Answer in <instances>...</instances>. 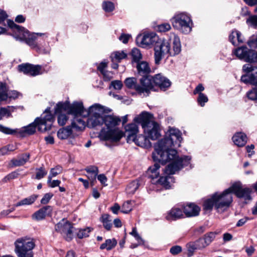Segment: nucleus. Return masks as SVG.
Listing matches in <instances>:
<instances>
[{
  "instance_id": "c03bdc74",
  "label": "nucleus",
  "mask_w": 257,
  "mask_h": 257,
  "mask_svg": "<svg viewBox=\"0 0 257 257\" xmlns=\"http://www.w3.org/2000/svg\"><path fill=\"white\" fill-rule=\"evenodd\" d=\"M173 178L170 176L165 177H161L158 180V182L161 185H163L166 188H169L170 187V180L171 182L173 181Z\"/></svg>"
},
{
  "instance_id": "7ed1b4c3",
  "label": "nucleus",
  "mask_w": 257,
  "mask_h": 257,
  "mask_svg": "<svg viewBox=\"0 0 257 257\" xmlns=\"http://www.w3.org/2000/svg\"><path fill=\"white\" fill-rule=\"evenodd\" d=\"M120 119L117 116L106 115L103 117V123L107 128L102 129L100 133L102 138L112 142L119 141L123 136V133L116 127L120 122Z\"/></svg>"
},
{
  "instance_id": "4c0bfd02",
  "label": "nucleus",
  "mask_w": 257,
  "mask_h": 257,
  "mask_svg": "<svg viewBox=\"0 0 257 257\" xmlns=\"http://www.w3.org/2000/svg\"><path fill=\"white\" fill-rule=\"evenodd\" d=\"M44 113H45V116L43 117H39V120H42L47 124H51V126L54 120V118L53 114L50 113V108H47L46 109Z\"/></svg>"
},
{
  "instance_id": "f257e3e1",
  "label": "nucleus",
  "mask_w": 257,
  "mask_h": 257,
  "mask_svg": "<svg viewBox=\"0 0 257 257\" xmlns=\"http://www.w3.org/2000/svg\"><path fill=\"white\" fill-rule=\"evenodd\" d=\"M182 140L180 131L175 128H170L166 136L155 145V152L153 154L155 161H158L163 165L168 161H172L165 170L167 174H174L190 163V157L179 158L177 156L176 150L172 149L173 147H180Z\"/></svg>"
},
{
  "instance_id": "9d476101",
  "label": "nucleus",
  "mask_w": 257,
  "mask_h": 257,
  "mask_svg": "<svg viewBox=\"0 0 257 257\" xmlns=\"http://www.w3.org/2000/svg\"><path fill=\"white\" fill-rule=\"evenodd\" d=\"M171 46L170 43L164 40L159 39L154 47L155 61L156 64H159L165 56H170Z\"/></svg>"
},
{
  "instance_id": "8fccbe9b",
  "label": "nucleus",
  "mask_w": 257,
  "mask_h": 257,
  "mask_svg": "<svg viewBox=\"0 0 257 257\" xmlns=\"http://www.w3.org/2000/svg\"><path fill=\"white\" fill-rule=\"evenodd\" d=\"M215 207V201L214 195L211 198L205 200L203 204L204 209L206 210H211L212 207Z\"/></svg>"
},
{
  "instance_id": "0e129e2a",
  "label": "nucleus",
  "mask_w": 257,
  "mask_h": 257,
  "mask_svg": "<svg viewBox=\"0 0 257 257\" xmlns=\"http://www.w3.org/2000/svg\"><path fill=\"white\" fill-rule=\"evenodd\" d=\"M246 23L250 24L254 28H257V16L249 17L246 20Z\"/></svg>"
},
{
  "instance_id": "aec40b11",
  "label": "nucleus",
  "mask_w": 257,
  "mask_h": 257,
  "mask_svg": "<svg viewBox=\"0 0 257 257\" xmlns=\"http://www.w3.org/2000/svg\"><path fill=\"white\" fill-rule=\"evenodd\" d=\"M85 109L83 106L82 102H74L72 104L70 105L69 110H68V114L73 115L75 118H77L76 116L78 115H83V113L84 112ZM79 118L78 117H77Z\"/></svg>"
},
{
  "instance_id": "4468645a",
  "label": "nucleus",
  "mask_w": 257,
  "mask_h": 257,
  "mask_svg": "<svg viewBox=\"0 0 257 257\" xmlns=\"http://www.w3.org/2000/svg\"><path fill=\"white\" fill-rule=\"evenodd\" d=\"M230 189H231V192L234 193L238 198H243L245 200H250L251 199V189L248 188H242L240 182L233 183L230 187Z\"/></svg>"
},
{
  "instance_id": "20e7f679",
  "label": "nucleus",
  "mask_w": 257,
  "mask_h": 257,
  "mask_svg": "<svg viewBox=\"0 0 257 257\" xmlns=\"http://www.w3.org/2000/svg\"><path fill=\"white\" fill-rule=\"evenodd\" d=\"M8 25L9 27L13 29L15 33V38L17 40L24 41L28 45L33 48L36 49L37 51L39 50L36 40L38 36H47L45 33H32L30 34L29 32L16 24L14 21L8 20Z\"/></svg>"
},
{
  "instance_id": "e2e57ef3",
  "label": "nucleus",
  "mask_w": 257,
  "mask_h": 257,
  "mask_svg": "<svg viewBox=\"0 0 257 257\" xmlns=\"http://www.w3.org/2000/svg\"><path fill=\"white\" fill-rule=\"evenodd\" d=\"M0 131L8 135H13L17 132V130H12L0 125Z\"/></svg>"
},
{
  "instance_id": "f3484780",
  "label": "nucleus",
  "mask_w": 257,
  "mask_h": 257,
  "mask_svg": "<svg viewBox=\"0 0 257 257\" xmlns=\"http://www.w3.org/2000/svg\"><path fill=\"white\" fill-rule=\"evenodd\" d=\"M153 81L154 84L159 86L161 89L165 90L171 85L170 80L161 73H158L153 76Z\"/></svg>"
},
{
  "instance_id": "ddd939ff",
  "label": "nucleus",
  "mask_w": 257,
  "mask_h": 257,
  "mask_svg": "<svg viewBox=\"0 0 257 257\" xmlns=\"http://www.w3.org/2000/svg\"><path fill=\"white\" fill-rule=\"evenodd\" d=\"M55 229L63 235L67 240L72 239L73 227L69 221L62 219L55 225Z\"/></svg>"
},
{
  "instance_id": "338daca9",
  "label": "nucleus",
  "mask_w": 257,
  "mask_h": 257,
  "mask_svg": "<svg viewBox=\"0 0 257 257\" xmlns=\"http://www.w3.org/2000/svg\"><path fill=\"white\" fill-rule=\"evenodd\" d=\"M182 251V247L179 245H175L172 246L170 249V252L173 255H176Z\"/></svg>"
},
{
  "instance_id": "052dcab7",
  "label": "nucleus",
  "mask_w": 257,
  "mask_h": 257,
  "mask_svg": "<svg viewBox=\"0 0 257 257\" xmlns=\"http://www.w3.org/2000/svg\"><path fill=\"white\" fill-rule=\"evenodd\" d=\"M171 25L167 23H165L158 26V30L160 32H166L171 29Z\"/></svg>"
},
{
  "instance_id": "f704fd0d",
  "label": "nucleus",
  "mask_w": 257,
  "mask_h": 257,
  "mask_svg": "<svg viewBox=\"0 0 257 257\" xmlns=\"http://www.w3.org/2000/svg\"><path fill=\"white\" fill-rule=\"evenodd\" d=\"M127 55L124 51H116L110 55V58L112 62H120L121 60L125 58Z\"/></svg>"
},
{
  "instance_id": "69168bd1",
  "label": "nucleus",
  "mask_w": 257,
  "mask_h": 257,
  "mask_svg": "<svg viewBox=\"0 0 257 257\" xmlns=\"http://www.w3.org/2000/svg\"><path fill=\"white\" fill-rule=\"evenodd\" d=\"M53 196V194L52 193H48L45 194L44 195L43 197L42 198L41 200V203L43 204H46L48 203Z\"/></svg>"
},
{
  "instance_id": "79ce46f5",
  "label": "nucleus",
  "mask_w": 257,
  "mask_h": 257,
  "mask_svg": "<svg viewBox=\"0 0 257 257\" xmlns=\"http://www.w3.org/2000/svg\"><path fill=\"white\" fill-rule=\"evenodd\" d=\"M101 221L104 227L109 230L112 227L111 219L109 215L105 214L102 215Z\"/></svg>"
},
{
  "instance_id": "f03ea898",
  "label": "nucleus",
  "mask_w": 257,
  "mask_h": 257,
  "mask_svg": "<svg viewBox=\"0 0 257 257\" xmlns=\"http://www.w3.org/2000/svg\"><path fill=\"white\" fill-rule=\"evenodd\" d=\"M153 118L152 114L143 111L136 116L134 121L141 125L144 133L148 138L152 140H155L161 136V130L159 124L154 121Z\"/></svg>"
},
{
  "instance_id": "393cba45",
  "label": "nucleus",
  "mask_w": 257,
  "mask_h": 257,
  "mask_svg": "<svg viewBox=\"0 0 257 257\" xmlns=\"http://www.w3.org/2000/svg\"><path fill=\"white\" fill-rule=\"evenodd\" d=\"M232 139L234 144L239 147L244 146L247 142L246 136L241 132L236 133Z\"/></svg>"
},
{
  "instance_id": "c9c22d12",
  "label": "nucleus",
  "mask_w": 257,
  "mask_h": 257,
  "mask_svg": "<svg viewBox=\"0 0 257 257\" xmlns=\"http://www.w3.org/2000/svg\"><path fill=\"white\" fill-rule=\"evenodd\" d=\"M160 166L158 163H155L154 166H151L148 170V173L150 178L153 179L157 178L159 177V169Z\"/></svg>"
},
{
  "instance_id": "bf43d9fd",
  "label": "nucleus",
  "mask_w": 257,
  "mask_h": 257,
  "mask_svg": "<svg viewBox=\"0 0 257 257\" xmlns=\"http://www.w3.org/2000/svg\"><path fill=\"white\" fill-rule=\"evenodd\" d=\"M68 119V117L66 114L60 113L58 116V123L61 126L65 125Z\"/></svg>"
},
{
  "instance_id": "9b49d317",
  "label": "nucleus",
  "mask_w": 257,
  "mask_h": 257,
  "mask_svg": "<svg viewBox=\"0 0 257 257\" xmlns=\"http://www.w3.org/2000/svg\"><path fill=\"white\" fill-rule=\"evenodd\" d=\"M85 127V122L81 118H75L71 122V126L60 128L57 132L58 137L61 140L67 139L72 135V128L77 131H81Z\"/></svg>"
},
{
  "instance_id": "4d7b16f0",
  "label": "nucleus",
  "mask_w": 257,
  "mask_h": 257,
  "mask_svg": "<svg viewBox=\"0 0 257 257\" xmlns=\"http://www.w3.org/2000/svg\"><path fill=\"white\" fill-rule=\"evenodd\" d=\"M30 64H22L18 66L19 70L25 74L29 75L31 67Z\"/></svg>"
},
{
  "instance_id": "a211bd4d",
  "label": "nucleus",
  "mask_w": 257,
  "mask_h": 257,
  "mask_svg": "<svg viewBox=\"0 0 257 257\" xmlns=\"http://www.w3.org/2000/svg\"><path fill=\"white\" fill-rule=\"evenodd\" d=\"M20 94V93L16 90H12L8 93L6 84H0V102L7 100L8 97L16 99Z\"/></svg>"
},
{
  "instance_id": "473e14b6",
  "label": "nucleus",
  "mask_w": 257,
  "mask_h": 257,
  "mask_svg": "<svg viewBox=\"0 0 257 257\" xmlns=\"http://www.w3.org/2000/svg\"><path fill=\"white\" fill-rule=\"evenodd\" d=\"M203 246L199 242L198 239L195 242H190L187 244V249L188 251V255L189 256L192 255L194 251L196 249H200L203 248Z\"/></svg>"
},
{
  "instance_id": "864d4df0",
  "label": "nucleus",
  "mask_w": 257,
  "mask_h": 257,
  "mask_svg": "<svg viewBox=\"0 0 257 257\" xmlns=\"http://www.w3.org/2000/svg\"><path fill=\"white\" fill-rule=\"evenodd\" d=\"M102 8L105 12H111L114 10L115 7L112 2L105 1L102 4Z\"/></svg>"
},
{
  "instance_id": "13d9d810",
  "label": "nucleus",
  "mask_w": 257,
  "mask_h": 257,
  "mask_svg": "<svg viewBox=\"0 0 257 257\" xmlns=\"http://www.w3.org/2000/svg\"><path fill=\"white\" fill-rule=\"evenodd\" d=\"M247 44L251 48L257 47V33L249 38L247 41Z\"/></svg>"
},
{
  "instance_id": "5fc2aeb1",
  "label": "nucleus",
  "mask_w": 257,
  "mask_h": 257,
  "mask_svg": "<svg viewBox=\"0 0 257 257\" xmlns=\"http://www.w3.org/2000/svg\"><path fill=\"white\" fill-rule=\"evenodd\" d=\"M130 234L136 238V239L139 242V244H144V240L142 239V238L138 233L136 227H134L133 228L132 231L130 233Z\"/></svg>"
},
{
  "instance_id": "6ab92c4d",
  "label": "nucleus",
  "mask_w": 257,
  "mask_h": 257,
  "mask_svg": "<svg viewBox=\"0 0 257 257\" xmlns=\"http://www.w3.org/2000/svg\"><path fill=\"white\" fill-rule=\"evenodd\" d=\"M52 207L49 205L45 206L35 212L32 215V219L37 221L42 220L47 216H50L52 212Z\"/></svg>"
},
{
  "instance_id": "2eb2a0df",
  "label": "nucleus",
  "mask_w": 257,
  "mask_h": 257,
  "mask_svg": "<svg viewBox=\"0 0 257 257\" xmlns=\"http://www.w3.org/2000/svg\"><path fill=\"white\" fill-rule=\"evenodd\" d=\"M158 40L159 38L155 34L139 35L136 38V43L138 46L145 48L156 43Z\"/></svg>"
},
{
  "instance_id": "1a4fd4ad",
  "label": "nucleus",
  "mask_w": 257,
  "mask_h": 257,
  "mask_svg": "<svg viewBox=\"0 0 257 257\" xmlns=\"http://www.w3.org/2000/svg\"><path fill=\"white\" fill-rule=\"evenodd\" d=\"M86 114L84 116L88 115L89 122L91 123L93 126H95L103 124V116L102 114L105 112V108L103 106L99 104H94L89 107L88 110L85 111Z\"/></svg>"
},
{
  "instance_id": "603ef678",
  "label": "nucleus",
  "mask_w": 257,
  "mask_h": 257,
  "mask_svg": "<svg viewBox=\"0 0 257 257\" xmlns=\"http://www.w3.org/2000/svg\"><path fill=\"white\" fill-rule=\"evenodd\" d=\"M37 126L39 131L44 132L50 130L51 126V124H47L42 120H39L37 122Z\"/></svg>"
},
{
  "instance_id": "f8f14e48",
  "label": "nucleus",
  "mask_w": 257,
  "mask_h": 257,
  "mask_svg": "<svg viewBox=\"0 0 257 257\" xmlns=\"http://www.w3.org/2000/svg\"><path fill=\"white\" fill-rule=\"evenodd\" d=\"M233 54L239 59L246 62L254 63L257 61L255 51L248 49L246 46H241L234 49Z\"/></svg>"
},
{
  "instance_id": "7c9ffc66",
  "label": "nucleus",
  "mask_w": 257,
  "mask_h": 257,
  "mask_svg": "<svg viewBox=\"0 0 257 257\" xmlns=\"http://www.w3.org/2000/svg\"><path fill=\"white\" fill-rule=\"evenodd\" d=\"M173 48L171 49L170 56H175L179 54L181 51V45L180 39L178 37L174 36L173 39Z\"/></svg>"
},
{
  "instance_id": "680f3d73",
  "label": "nucleus",
  "mask_w": 257,
  "mask_h": 257,
  "mask_svg": "<svg viewBox=\"0 0 257 257\" xmlns=\"http://www.w3.org/2000/svg\"><path fill=\"white\" fill-rule=\"evenodd\" d=\"M11 112L8 108L0 107V120L3 117H8L11 115Z\"/></svg>"
},
{
  "instance_id": "de8ad7c7",
  "label": "nucleus",
  "mask_w": 257,
  "mask_h": 257,
  "mask_svg": "<svg viewBox=\"0 0 257 257\" xmlns=\"http://www.w3.org/2000/svg\"><path fill=\"white\" fill-rule=\"evenodd\" d=\"M36 176L35 178L37 180H40L44 178L47 174V171L44 167H41L36 169Z\"/></svg>"
},
{
  "instance_id": "e433bc0d",
  "label": "nucleus",
  "mask_w": 257,
  "mask_h": 257,
  "mask_svg": "<svg viewBox=\"0 0 257 257\" xmlns=\"http://www.w3.org/2000/svg\"><path fill=\"white\" fill-rule=\"evenodd\" d=\"M117 244V241L115 239H106L104 243L101 244L100 248L101 249H106L107 250H110L114 248Z\"/></svg>"
},
{
  "instance_id": "a18cd8bd",
  "label": "nucleus",
  "mask_w": 257,
  "mask_h": 257,
  "mask_svg": "<svg viewBox=\"0 0 257 257\" xmlns=\"http://www.w3.org/2000/svg\"><path fill=\"white\" fill-rule=\"evenodd\" d=\"M30 67H31L29 74L30 75L35 76L42 73L41 72V66L39 65H34L30 64Z\"/></svg>"
},
{
  "instance_id": "6e6d98bb",
  "label": "nucleus",
  "mask_w": 257,
  "mask_h": 257,
  "mask_svg": "<svg viewBox=\"0 0 257 257\" xmlns=\"http://www.w3.org/2000/svg\"><path fill=\"white\" fill-rule=\"evenodd\" d=\"M208 100L207 96L203 93H200L198 95L197 102L198 104L202 107L205 105V103Z\"/></svg>"
},
{
  "instance_id": "0eeeda50",
  "label": "nucleus",
  "mask_w": 257,
  "mask_h": 257,
  "mask_svg": "<svg viewBox=\"0 0 257 257\" xmlns=\"http://www.w3.org/2000/svg\"><path fill=\"white\" fill-rule=\"evenodd\" d=\"M214 195L215 208L219 213L226 211L232 202V195L230 187L222 193H215Z\"/></svg>"
},
{
  "instance_id": "09e8293b",
  "label": "nucleus",
  "mask_w": 257,
  "mask_h": 257,
  "mask_svg": "<svg viewBox=\"0 0 257 257\" xmlns=\"http://www.w3.org/2000/svg\"><path fill=\"white\" fill-rule=\"evenodd\" d=\"M133 207V204L132 201L128 200L123 204L121 211L125 214L131 212Z\"/></svg>"
},
{
  "instance_id": "c85d7f7f",
  "label": "nucleus",
  "mask_w": 257,
  "mask_h": 257,
  "mask_svg": "<svg viewBox=\"0 0 257 257\" xmlns=\"http://www.w3.org/2000/svg\"><path fill=\"white\" fill-rule=\"evenodd\" d=\"M30 157V155L29 153L23 154L17 159L12 160L11 162L14 166H21L25 165L29 160Z\"/></svg>"
},
{
  "instance_id": "dca6fc26",
  "label": "nucleus",
  "mask_w": 257,
  "mask_h": 257,
  "mask_svg": "<svg viewBox=\"0 0 257 257\" xmlns=\"http://www.w3.org/2000/svg\"><path fill=\"white\" fill-rule=\"evenodd\" d=\"M141 85L137 88V92L139 93H146L147 95L154 87V82L153 81V76L143 77L140 79Z\"/></svg>"
},
{
  "instance_id": "37998d69",
  "label": "nucleus",
  "mask_w": 257,
  "mask_h": 257,
  "mask_svg": "<svg viewBox=\"0 0 257 257\" xmlns=\"http://www.w3.org/2000/svg\"><path fill=\"white\" fill-rule=\"evenodd\" d=\"M132 61L133 62L137 63L142 59V55L139 49L133 48L131 52Z\"/></svg>"
},
{
  "instance_id": "72a5a7b5",
  "label": "nucleus",
  "mask_w": 257,
  "mask_h": 257,
  "mask_svg": "<svg viewBox=\"0 0 257 257\" xmlns=\"http://www.w3.org/2000/svg\"><path fill=\"white\" fill-rule=\"evenodd\" d=\"M38 197L37 195H32L19 201L15 204L16 207L23 205H30L34 203Z\"/></svg>"
},
{
  "instance_id": "39448f33",
  "label": "nucleus",
  "mask_w": 257,
  "mask_h": 257,
  "mask_svg": "<svg viewBox=\"0 0 257 257\" xmlns=\"http://www.w3.org/2000/svg\"><path fill=\"white\" fill-rule=\"evenodd\" d=\"M243 70L247 74L241 76V81L246 84L255 85L254 88L247 93V96L257 103V67L251 64H246L243 65Z\"/></svg>"
},
{
  "instance_id": "5701e85b",
  "label": "nucleus",
  "mask_w": 257,
  "mask_h": 257,
  "mask_svg": "<svg viewBox=\"0 0 257 257\" xmlns=\"http://www.w3.org/2000/svg\"><path fill=\"white\" fill-rule=\"evenodd\" d=\"M184 213L187 217L197 216L200 212V208L194 203H189L184 207Z\"/></svg>"
},
{
  "instance_id": "cd10ccee",
  "label": "nucleus",
  "mask_w": 257,
  "mask_h": 257,
  "mask_svg": "<svg viewBox=\"0 0 257 257\" xmlns=\"http://www.w3.org/2000/svg\"><path fill=\"white\" fill-rule=\"evenodd\" d=\"M183 217V212L178 208H173L167 213L166 218L168 220H173Z\"/></svg>"
},
{
  "instance_id": "c756f323",
  "label": "nucleus",
  "mask_w": 257,
  "mask_h": 257,
  "mask_svg": "<svg viewBox=\"0 0 257 257\" xmlns=\"http://www.w3.org/2000/svg\"><path fill=\"white\" fill-rule=\"evenodd\" d=\"M229 40L233 45L243 43V38L240 32L237 30L232 31L229 37Z\"/></svg>"
},
{
  "instance_id": "774afa93",
  "label": "nucleus",
  "mask_w": 257,
  "mask_h": 257,
  "mask_svg": "<svg viewBox=\"0 0 257 257\" xmlns=\"http://www.w3.org/2000/svg\"><path fill=\"white\" fill-rule=\"evenodd\" d=\"M18 174L16 172H13L6 177H5L3 180L4 182H7V181L15 179L18 177Z\"/></svg>"
},
{
  "instance_id": "4be33fe9",
  "label": "nucleus",
  "mask_w": 257,
  "mask_h": 257,
  "mask_svg": "<svg viewBox=\"0 0 257 257\" xmlns=\"http://www.w3.org/2000/svg\"><path fill=\"white\" fill-rule=\"evenodd\" d=\"M39 120V117H37L35 121L27 126L22 127L19 131V133L22 136L34 134L36 132L37 122Z\"/></svg>"
},
{
  "instance_id": "a19ab883",
  "label": "nucleus",
  "mask_w": 257,
  "mask_h": 257,
  "mask_svg": "<svg viewBox=\"0 0 257 257\" xmlns=\"http://www.w3.org/2000/svg\"><path fill=\"white\" fill-rule=\"evenodd\" d=\"M70 105L68 102H60L58 103L55 107V113H62L63 111H67L68 113L69 110Z\"/></svg>"
},
{
  "instance_id": "58836bf2",
  "label": "nucleus",
  "mask_w": 257,
  "mask_h": 257,
  "mask_svg": "<svg viewBox=\"0 0 257 257\" xmlns=\"http://www.w3.org/2000/svg\"><path fill=\"white\" fill-rule=\"evenodd\" d=\"M140 186L139 181L136 180L131 182L126 188V192L128 194H134Z\"/></svg>"
},
{
  "instance_id": "2f4dec72",
  "label": "nucleus",
  "mask_w": 257,
  "mask_h": 257,
  "mask_svg": "<svg viewBox=\"0 0 257 257\" xmlns=\"http://www.w3.org/2000/svg\"><path fill=\"white\" fill-rule=\"evenodd\" d=\"M216 233L210 232L204 235L203 238H199V242L203 246V248L208 245L214 239L216 236Z\"/></svg>"
},
{
  "instance_id": "b1692460",
  "label": "nucleus",
  "mask_w": 257,
  "mask_h": 257,
  "mask_svg": "<svg viewBox=\"0 0 257 257\" xmlns=\"http://www.w3.org/2000/svg\"><path fill=\"white\" fill-rule=\"evenodd\" d=\"M132 142L138 146L142 148H150L151 147V143L149 139L147 138V136L140 135L138 136H136L132 140Z\"/></svg>"
},
{
  "instance_id": "423d86ee",
  "label": "nucleus",
  "mask_w": 257,
  "mask_h": 257,
  "mask_svg": "<svg viewBox=\"0 0 257 257\" xmlns=\"http://www.w3.org/2000/svg\"><path fill=\"white\" fill-rule=\"evenodd\" d=\"M173 27L184 34H188L191 30L193 22L190 17L185 13L175 15L171 20Z\"/></svg>"
},
{
  "instance_id": "ea45409f",
  "label": "nucleus",
  "mask_w": 257,
  "mask_h": 257,
  "mask_svg": "<svg viewBox=\"0 0 257 257\" xmlns=\"http://www.w3.org/2000/svg\"><path fill=\"white\" fill-rule=\"evenodd\" d=\"M125 86L129 89H134L137 91V88L139 84H137V80L135 77H128L124 80Z\"/></svg>"
},
{
  "instance_id": "bb28decb",
  "label": "nucleus",
  "mask_w": 257,
  "mask_h": 257,
  "mask_svg": "<svg viewBox=\"0 0 257 257\" xmlns=\"http://www.w3.org/2000/svg\"><path fill=\"white\" fill-rule=\"evenodd\" d=\"M136 67L138 72L140 75L145 76L151 72L149 65L146 61H140L137 62Z\"/></svg>"
},
{
  "instance_id": "412c9836",
  "label": "nucleus",
  "mask_w": 257,
  "mask_h": 257,
  "mask_svg": "<svg viewBox=\"0 0 257 257\" xmlns=\"http://www.w3.org/2000/svg\"><path fill=\"white\" fill-rule=\"evenodd\" d=\"M124 128L125 134L127 136V142L130 143L138 133V126L135 123H131L126 125Z\"/></svg>"
},
{
  "instance_id": "6e6552de",
  "label": "nucleus",
  "mask_w": 257,
  "mask_h": 257,
  "mask_svg": "<svg viewBox=\"0 0 257 257\" xmlns=\"http://www.w3.org/2000/svg\"><path fill=\"white\" fill-rule=\"evenodd\" d=\"M35 244L32 239L20 238L15 242V251L18 257H33L32 250Z\"/></svg>"
},
{
  "instance_id": "3c124183",
  "label": "nucleus",
  "mask_w": 257,
  "mask_h": 257,
  "mask_svg": "<svg viewBox=\"0 0 257 257\" xmlns=\"http://www.w3.org/2000/svg\"><path fill=\"white\" fill-rule=\"evenodd\" d=\"M91 230L92 229L90 227H86L83 229H79L78 231L77 232V235L79 238L81 239L84 237H88Z\"/></svg>"
},
{
  "instance_id": "a878e982",
  "label": "nucleus",
  "mask_w": 257,
  "mask_h": 257,
  "mask_svg": "<svg viewBox=\"0 0 257 257\" xmlns=\"http://www.w3.org/2000/svg\"><path fill=\"white\" fill-rule=\"evenodd\" d=\"M85 170L87 172V177L91 182L92 185H93L94 182L96 181V177L98 173V168L94 166H91L86 168Z\"/></svg>"
},
{
  "instance_id": "49530a36",
  "label": "nucleus",
  "mask_w": 257,
  "mask_h": 257,
  "mask_svg": "<svg viewBox=\"0 0 257 257\" xmlns=\"http://www.w3.org/2000/svg\"><path fill=\"white\" fill-rule=\"evenodd\" d=\"M62 170L63 169L62 167L60 166H57L53 168H51L50 171L49 175L48 177L49 180L50 179H52V178L61 174L62 172Z\"/></svg>"
}]
</instances>
